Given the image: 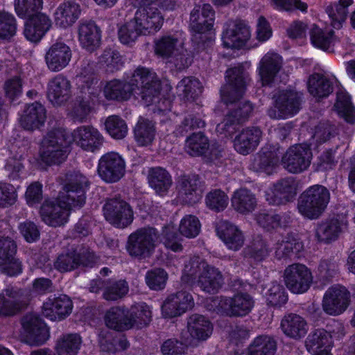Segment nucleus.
Here are the masks:
<instances>
[{
    "label": "nucleus",
    "mask_w": 355,
    "mask_h": 355,
    "mask_svg": "<svg viewBox=\"0 0 355 355\" xmlns=\"http://www.w3.org/2000/svg\"><path fill=\"white\" fill-rule=\"evenodd\" d=\"M145 279L146 284L151 290L160 291L166 286L168 274L164 269L157 268L148 270L146 274Z\"/></svg>",
    "instance_id": "obj_61"
},
{
    "label": "nucleus",
    "mask_w": 355,
    "mask_h": 355,
    "mask_svg": "<svg viewBox=\"0 0 355 355\" xmlns=\"http://www.w3.org/2000/svg\"><path fill=\"white\" fill-rule=\"evenodd\" d=\"M128 329L136 327L143 328L147 326L151 320V311L145 303L136 304L126 309Z\"/></svg>",
    "instance_id": "obj_38"
},
{
    "label": "nucleus",
    "mask_w": 355,
    "mask_h": 355,
    "mask_svg": "<svg viewBox=\"0 0 355 355\" xmlns=\"http://www.w3.org/2000/svg\"><path fill=\"white\" fill-rule=\"evenodd\" d=\"M81 343L79 334H64L57 341L55 349L58 355H76Z\"/></svg>",
    "instance_id": "obj_52"
},
{
    "label": "nucleus",
    "mask_w": 355,
    "mask_h": 355,
    "mask_svg": "<svg viewBox=\"0 0 355 355\" xmlns=\"http://www.w3.org/2000/svg\"><path fill=\"white\" fill-rule=\"evenodd\" d=\"M181 44L175 35H162L154 42L155 53L162 58H169L179 51Z\"/></svg>",
    "instance_id": "obj_42"
},
{
    "label": "nucleus",
    "mask_w": 355,
    "mask_h": 355,
    "mask_svg": "<svg viewBox=\"0 0 355 355\" xmlns=\"http://www.w3.org/2000/svg\"><path fill=\"white\" fill-rule=\"evenodd\" d=\"M282 58L277 53H267L260 60L259 74L263 85H268L282 68Z\"/></svg>",
    "instance_id": "obj_33"
},
{
    "label": "nucleus",
    "mask_w": 355,
    "mask_h": 355,
    "mask_svg": "<svg viewBox=\"0 0 355 355\" xmlns=\"http://www.w3.org/2000/svg\"><path fill=\"white\" fill-rule=\"evenodd\" d=\"M71 96V82L63 75L58 74L49 82L47 97L53 105L65 104Z\"/></svg>",
    "instance_id": "obj_22"
},
{
    "label": "nucleus",
    "mask_w": 355,
    "mask_h": 355,
    "mask_svg": "<svg viewBox=\"0 0 355 355\" xmlns=\"http://www.w3.org/2000/svg\"><path fill=\"white\" fill-rule=\"evenodd\" d=\"M312 44L321 49L327 50L334 42V32H324L314 25L310 32Z\"/></svg>",
    "instance_id": "obj_62"
},
{
    "label": "nucleus",
    "mask_w": 355,
    "mask_h": 355,
    "mask_svg": "<svg viewBox=\"0 0 355 355\" xmlns=\"http://www.w3.org/2000/svg\"><path fill=\"white\" fill-rule=\"evenodd\" d=\"M46 118V109L44 105L35 102L24 110L20 118V125L24 130L33 131L43 125Z\"/></svg>",
    "instance_id": "obj_30"
},
{
    "label": "nucleus",
    "mask_w": 355,
    "mask_h": 355,
    "mask_svg": "<svg viewBox=\"0 0 355 355\" xmlns=\"http://www.w3.org/2000/svg\"><path fill=\"white\" fill-rule=\"evenodd\" d=\"M226 84L220 89L222 101L226 105L237 102L242 98L248 80V74L243 64L226 71Z\"/></svg>",
    "instance_id": "obj_6"
},
{
    "label": "nucleus",
    "mask_w": 355,
    "mask_h": 355,
    "mask_svg": "<svg viewBox=\"0 0 355 355\" xmlns=\"http://www.w3.org/2000/svg\"><path fill=\"white\" fill-rule=\"evenodd\" d=\"M200 231V223L197 217L193 215L185 216L179 225L180 234L187 238H195Z\"/></svg>",
    "instance_id": "obj_63"
},
{
    "label": "nucleus",
    "mask_w": 355,
    "mask_h": 355,
    "mask_svg": "<svg viewBox=\"0 0 355 355\" xmlns=\"http://www.w3.org/2000/svg\"><path fill=\"white\" fill-rule=\"evenodd\" d=\"M105 129L109 135L116 139H121L128 132V126L123 119L116 115L107 118L105 122Z\"/></svg>",
    "instance_id": "obj_58"
},
{
    "label": "nucleus",
    "mask_w": 355,
    "mask_h": 355,
    "mask_svg": "<svg viewBox=\"0 0 355 355\" xmlns=\"http://www.w3.org/2000/svg\"><path fill=\"white\" fill-rule=\"evenodd\" d=\"M177 89L180 95L187 100H194L202 92V87L198 80L184 78L179 82Z\"/></svg>",
    "instance_id": "obj_57"
},
{
    "label": "nucleus",
    "mask_w": 355,
    "mask_h": 355,
    "mask_svg": "<svg viewBox=\"0 0 355 355\" xmlns=\"http://www.w3.org/2000/svg\"><path fill=\"white\" fill-rule=\"evenodd\" d=\"M262 132L257 127H250L242 130L234 139V149L241 155H248L259 146Z\"/></svg>",
    "instance_id": "obj_24"
},
{
    "label": "nucleus",
    "mask_w": 355,
    "mask_h": 355,
    "mask_svg": "<svg viewBox=\"0 0 355 355\" xmlns=\"http://www.w3.org/2000/svg\"><path fill=\"white\" fill-rule=\"evenodd\" d=\"M73 309V302L69 297L60 295L49 297L44 302L42 314L51 320H62L69 316Z\"/></svg>",
    "instance_id": "obj_21"
},
{
    "label": "nucleus",
    "mask_w": 355,
    "mask_h": 355,
    "mask_svg": "<svg viewBox=\"0 0 355 355\" xmlns=\"http://www.w3.org/2000/svg\"><path fill=\"white\" fill-rule=\"evenodd\" d=\"M279 148L273 147L272 149L263 148L258 157L255 159V163L260 170H267L268 168L276 165L279 161Z\"/></svg>",
    "instance_id": "obj_60"
},
{
    "label": "nucleus",
    "mask_w": 355,
    "mask_h": 355,
    "mask_svg": "<svg viewBox=\"0 0 355 355\" xmlns=\"http://www.w3.org/2000/svg\"><path fill=\"white\" fill-rule=\"evenodd\" d=\"M284 279L287 288L294 293L306 292L312 282L311 272L300 263L288 266L284 270Z\"/></svg>",
    "instance_id": "obj_13"
},
{
    "label": "nucleus",
    "mask_w": 355,
    "mask_h": 355,
    "mask_svg": "<svg viewBox=\"0 0 355 355\" xmlns=\"http://www.w3.org/2000/svg\"><path fill=\"white\" fill-rule=\"evenodd\" d=\"M224 278L222 272L214 266H207L196 281V285L209 294L216 293L223 286Z\"/></svg>",
    "instance_id": "obj_31"
},
{
    "label": "nucleus",
    "mask_w": 355,
    "mask_h": 355,
    "mask_svg": "<svg viewBox=\"0 0 355 355\" xmlns=\"http://www.w3.org/2000/svg\"><path fill=\"white\" fill-rule=\"evenodd\" d=\"M128 283L124 280H107L103 297L107 301H116L123 297L128 292Z\"/></svg>",
    "instance_id": "obj_55"
},
{
    "label": "nucleus",
    "mask_w": 355,
    "mask_h": 355,
    "mask_svg": "<svg viewBox=\"0 0 355 355\" xmlns=\"http://www.w3.org/2000/svg\"><path fill=\"white\" fill-rule=\"evenodd\" d=\"M280 327L286 336L296 340L304 338L308 332L306 321L296 313L285 315L282 319Z\"/></svg>",
    "instance_id": "obj_29"
},
{
    "label": "nucleus",
    "mask_w": 355,
    "mask_h": 355,
    "mask_svg": "<svg viewBox=\"0 0 355 355\" xmlns=\"http://www.w3.org/2000/svg\"><path fill=\"white\" fill-rule=\"evenodd\" d=\"M68 155V145L64 131L55 128L49 131L41 142L42 160L49 165L59 164Z\"/></svg>",
    "instance_id": "obj_2"
},
{
    "label": "nucleus",
    "mask_w": 355,
    "mask_h": 355,
    "mask_svg": "<svg viewBox=\"0 0 355 355\" xmlns=\"http://www.w3.org/2000/svg\"><path fill=\"white\" fill-rule=\"evenodd\" d=\"M78 40L83 48L92 51L100 44V30L93 21H83L78 26Z\"/></svg>",
    "instance_id": "obj_36"
},
{
    "label": "nucleus",
    "mask_w": 355,
    "mask_h": 355,
    "mask_svg": "<svg viewBox=\"0 0 355 355\" xmlns=\"http://www.w3.org/2000/svg\"><path fill=\"white\" fill-rule=\"evenodd\" d=\"M144 35L154 33L162 28L164 16L157 6H139L133 18Z\"/></svg>",
    "instance_id": "obj_15"
},
{
    "label": "nucleus",
    "mask_w": 355,
    "mask_h": 355,
    "mask_svg": "<svg viewBox=\"0 0 355 355\" xmlns=\"http://www.w3.org/2000/svg\"><path fill=\"white\" fill-rule=\"evenodd\" d=\"M254 306L252 297L247 293H239L232 297H216L207 304V309L229 317H242L248 314Z\"/></svg>",
    "instance_id": "obj_3"
},
{
    "label": "nucleus",
    "mask_w": 355,
    "mask_h": 355,
    "mask_svg": "<svg viewBox=\"0 0 355 355\" xmlns=\"http://www.w3.org/2000/svg\"><path fill=\"white\" fill-rule=\"evenodd\" d=\"M353 3V0H340L338 3L329 5L326 12L331 19V25L336 29H340L346 21L347 8Z\"/></svg>",
    "instance_id": "obj_49"
},
{
    "label": "nucleus",
    "mask_w": 355,
    "mask_h": 355,
    "mask_svg": "<svg viewBox=\"0 0 355 355\" xmlns=\"http://www.w3.org/2000/svg\"><path fill=\"white\" fill-rule=\"evenodd\" d=\"M214 24H212V21L202 19L198 21L190 24L191 28L193 32H195L192 41L195 44L196 49L198 52L205 50L212 44V39L204 34L211 30Z\"/></svg>",
    "instance_id": "obj_40"
},
{
    "label": "nucleus",
    "mask_w": 355,
    "mask_h": 355,
    "mask_svg": "<svg viewBox=\"0 0 355 355\" xmlns=\"http://www.w3.org/2000/svg\"><path fill=\"white\" fill-rule=\"evenodd\" d=\"M148 181L150 187L160 196L168 192L173 182L169 173L162 167L150 168L148 172Z\"/></svg>",
    "instance_id": "obj_37"
},
{
    "label": "nucleus",
    "mask_w": 355,
    "mask_h": 355,
    "mask_svg": "<svg viewBox=\"0 0 355 355\" xmlns=\"http://www.w3.org/2000/svg\"><path fill=\"white\" fill-rule=\"evenodd\" d=\"M330 200L329 190L319 184L310 187L300 196L299 212L309 219H316L324 212Z\"/></svg>",
    "instance_id": "obj_1"
},
{
    "label": "nucleus",
    "mask_w": 355,
    "mask_h": 355,
    "mask_svg": "<svg viewBox=\"0 0 355 355\" xmlns=\"http://www.w3.org/2000/svg\"><path fill=\"white\" fill-rule=\"evenodd\" d=\"M42 0H15V10L21 18L33 16L42 8Z\"/></svg>",
    "instance_id": "obj_59"
},
{
    "label": "nucleus",
    "mask_w": 355,
    "mask_h": 355,
    "mask_svg": "<svg viewBox=\"0 0 355 355\" xmlns=\"http://www.w3.org/2000/svg\"><path fill=\"white\" fill-rule=\"evenodd\" d=\"M312 151L306 144H295L287 149L282 157L283 167L290 173H299L311 164Z\"/></svg>",
    "instance_id": "obj_9"
},
{
    "label": "nucleus",
    "mask_w": 355,
    "mask_h": 355,
    "mask_svg": "<svg viewBox=\"0 0 355 355\" xmlns=\"http://www.w3.org/2000/svg\"><path fill=\"white\" fill-rule=\"evenodd\" d=\"M277 350V342L268 335L256 337L248 347V355H274Z\"/></svg>",
    "instance_id": "obj_47"
},
{
    "label": "nucleus",
    "mask_w": 355,
    "mask_h": 355,
    "mask_svg": "<svg viewBox=\"0 0 355 355\" xmlns=\"http://www.w3.org/2000/svg\"><path fill=\"white\" fill-rule=\"evenodd\" d=\"M17 245L13 240L8 237L0 236V266L4 273L9 276L21 272V263L15 257Z\"/></svg>",
    "instance_id": "obj_19"
},
{
    "label": "nucleus",
    "mask_w": 355,
    "mask_h": 355,
    "mask_svg": "<svg viewBox=\"0 0 355 355\" xmlns=\"http://www.w3.org/2000/svg\"><path fill=\"white\" fill-rule=\"evenodd\" d=\"M130 81L134 91L140 89L143 101L147 106L157 101L161 83L156 73L150 69L138 67L132 73Z\"/></svg>",
    "instance_id": "obj_5"
},
{
    "label": "nucleus",
    "mask_w": 355,
    "mask_h": 355,
    "mask_svg": "<svg viewBox=\"0 0 355 355\" xmlns=\"http://www.w3.org/2000/svg\"><path fill=\"white\" fill-rule=\"evenodd\" d=\"M308 90L314 97L325 98L333 92V85L326 76L315 73L309 76Z\"/></svg>",
    "instance_id": "obj_44"
},
{
    "label": "nucleus",
    "mask_w": 355,
    "mask_h": 355,
    "mask_svg": "<svg viewBox=\"0 0 355 355\" xmlns=\"http://www.w3.org/2000/svg\"><path fill=\"white\" fill-rule=\"evenodd\" d=\"M253 110L252 104L248 101L240 102L236 107L232 109L225 116L222 124L224 130L232 132L234 125H238L248 119Z\"/></svg>",
    "instance_id": "obj_39"
},
{
    "label": "nucleus",
    "mask_w": 355,
    "mask_h": 355,
    "mask_svg": "<svg viewBox=\"0 0 355 355\" xmlns=\"http://www.w3.org/2000/svg\"><path fill=\"white\" fill-rule=\"evenodd\" d=\"M80 14V6L75 0L64 1L55 11V25L63 28L70 27L78 19Z\"/></svg>",
    "instance_id": "obj_27"
},
{
    "label": "nucleus",
    "mask_w": 355,
    "mask_h": 355,
    "mask_svg": "<svg viewBox=\"0 0 355 355\" xmlns=\"http://www.w3.org/2000/svg\"><path fill=\"white\" fill-rule=\"evenodd\" d=\"M332 345L331 336L324 329H317L310 333L305 341V346L309 352H316L318 349H329Z\"/></svg>",
    "instance_id": "obj_51"
},
{
    "label": "nucleus",
    "mask_w": 355,
    "mask_h": 355,
    "mask_svg": "<svg viewBox=\"0 0 355 355\" xmlns=\"http://www.w3.org/2000/svg\"><path fill=\"white\" fill-rule=\"evenodd\" d=\"M76 144L83 150L94 153L100 149L104 142L103 135L91 125H82L72 133Z\"/></svg>",
    "instance_id": "obj_20"
},
{
    "label": "nucleus",
    "mask_w": 355,
    "mask_h": 355,
    "mask_svg": "<svg viewBox=\"0 0 355 355\" xmlns=\"http://www.w3.org/2000/svg\"><path fill=\"white\" fill-rule=\"evenodd\" d=\"M157 239L155 229L153 227L139 229L129 236L126 245L127 251L131 257H147L154 249Z\"/></svg>",
    "instance_id": "obj_8"
},
{
    "label": "nucleus",
    "mask_w": 355,
    "mask_h": 355,
    "mask_svg": "<svg viewBox=\"0 0 355 355\" xmlns=\"http://www.w3.org/2000/svg\"><path fill=\"white\" fill-rule=\"evenodd\" d=\"M208 263L199 257H193L185 264L183 270L182 279L189 282L199 278L201 273L207 268Z\"/></svg>",
    "instance_id": "obj_56"
},
{
    "label": "nucleus",
    "mask_w": 355,
    "mask_h": 355,
    "mask_svg": "<svg viewBox=\"0 0 355 355\" xmlns=\"http://www.w3.org/2000/svg\"><path fill=\"white\" fill-rule=\"evenodd\" d=\"M194 306L192 295L186 291L169 295L162 305V314L166 318L181 315Z\"/></svg>",
    "instance_id": "obj_16"
},
{
    "label": "nucleus",
    "mask_w": 355,
    "mask_h": 355,
    "mask_svg": "<svg viewBox=\"0 0 355 355\" xmlns=\"http://www.w3.org/2000/svg\"><path fill=\"white\" fill-rule=\"evenodd\" d=\"M133 92V86L130 80L127 81L114 79L107 82L103 87V94L107 100L127 101Z\"/></svg>",
    "instance_id": "obj_34"
},
{
    "label": "nucleus",
    "mask_w": 355,
    "mask_h": 355,
    "mask_svg": "<svg viewBox=\"0 0 355 355\" xmlns=\"http://www.w3.org/2000/svg\"><path fill=\"white\" fill-rule=\"evenodd\" d=\"M334 107L347 122L355 123V109L351 102L350 96L345 91L339 89L336 92Z\"/></svg>",
    "instance_id": "obj_50"
},
{
    "label": "nucleus",
    "mask_w": 355,
    "mask_h": 355,
    "mask_svg": "<svg viewBox=\"0 0 355 355\" xmlns=\"http://www.w3.org/2000/svg\"><path fill=\"white\" fill-rule=\"evenodd\" d=\"M187 329L193 338L204 341L211 335L213 326L204 315L195 313L188 318Z\"/></svg>",
    "instance_id": "obj_35"
},
{
    "label": "nucleus",
    "mask_w": 355,
    "mask_h": 355,
    "mask_svg": "<svg viewBox=\"0 0 355 355\" xmlns=\"http://www.w3.org/2000/svg\"><path fill=\"white\" fill-rule=\"evenodd\" d=\"M135 138L139 146H148L155 139V123L147 119L140 118L134 130Z\"/></svg>",
    "instance_id": "obj_48"
},
{
    "label": "nucleus",
    "mask_w": 355,
    "mask_h": 355,
    "mask_svg": "<svg viewBox=\"0 0 355 355\" xmlns=\"http://www.w3.org/2000/svg\"><path fill=\"white\" fill-rule=\"evenodd\" d=\"M342 232L341 223L338 219H331L320 223L315 236L320 242L330 243L336 240Z\"/></svg>",
    "instance_id": "obj_45"
},
{
    "label": "nucleus",
    "mask_w": 355,
    "mask_h": 355,
    "mask_svg": "<svg viewBox=\"0 0 355 355\" xmlns=\"http://www.w3.org/2000/svg\"><path fill=\"white\" fill-rule=\"evenodd\" d=\"M350 293L344 286L334 285L325 292L322 300V309L330 315L343 313L350 303Z\"/></svg>",
    "instance_id": "obj_11"
},
{
    "label": "nucleus",
    "mask_w": 355,
    "mask_h": 355,
    "mask_svg": "<svg viewBox=\"0 0 355 355\" xmlns=\"http://www.w3.org/2000/svg\"><path fill=\"white\" fill-rule=\"evenodd\" d=\"M71 50L64 42L53 44L46 52L45 60L49 69L52 71H60L65 68L71 58Z\"/></svg>",
    "instance_id": "obj_23"
},
{
    "label": "nucleus",
    "mask_w": 355,
    "mask_h": 355,
    "mask_svg": "<svg viewBox=\"0 0 355 355\" xmlns=\"http://www.w3.org/2000/svg\"><path fill=\"white\" fill-rule=\"evenodd\" d=\"M125 163L117 153L103 155L98 161V173L107 182H116L125 174Z\"/></svg>",
    "instance_id": "obj_12"
},
{
    "label": "nucleus",
    "mask_w": 355,
    "mask_h": 355,
    "mask_svg": "<svg viewBox=\"0 0 355 355\" xmlns=\"http://www.w3.org/2000/svg\"><path fill=\"white\" fill-rule=\"evenodd\" d=\"M89 182L86 176L80 172H71L67 175L63 191L59 194L61 202L71 210L72 208L82 207L86 200V191Z\"/></svg>",
    "instance_id": "obj_4"
},
{
    "label": "nucleus",
    "mask_w": 355,
    "mask_h": 355,
    "mask_svg": "<svg viewBox=\"0 0 355 355\" xmlns=\"http://www.w3.org/2000/svg\"><path fill=\"white\" fill-rule=\"evenodd\" d=\"M25 306L26 303L20 290L8 287L0 293V315H14Z\"/></svg>",
    "instance_id": "obj_25"
},
{
    "label": "nucleus",
    "mask_w": 355,
    "mask_h": 355,
    "mask_svg": "<svg viewBox=\"0 0 355 355\" xmlns=\"http://www.w3.org/2000/svg\"><path fill=\"white\" fill-rule=\"evenodd\" d=\"M105 218L119 228L128 226L133 220V211L125 200L114 198L108 199L103 206Z\"/></svg>",
    "instance_id": "obj_10"
},
{
    "label": "nucleus",
    "mask_w": 355,
    "mask_h": 355,
    "mask_svg": "<svg viewBox=\"0 0 355 355\" xmlns=\"http://www.w3.org/2000/svg\"><path fill=\"white\" fill-rule=\"evenodd\" d=\"M96 92L97 91L91 92L87 89H78L69 113L73 121L80 123L86 121L92 110L91 101L92 96H94Z\"/></svg>",
    "instance_id": "obj_26"
},
{
    "label": "nucleus",
    "mask_w": 355,
    "mask_h": 355,
    "mask_svg": "<svg viewBox=\"0 0 355 355\" xmlns=\"http://www.w3.org/2000/svg\"><path fill=\"white\" fill-rule=\"evenodd\" d=\"M70 211L58 198L55 200H46L41 206L40 213L46 225L56 227L67 222Z\"/></svg>",
    "instance_id": "obj_17"
},
{
    "label": "nucleus",
    "mask_w": 355,
    "mask_h": 355,
    "mask_svg": "<svg viewBox=\"0 0 355 355\" xmlns=\"http://www.w3.org/2000/svg\"><path fill=\"white\" fill-rule=\"evenodd\" d=\"M216 230L217 235L229 249L236 251L243 245V235L232 223L220 220L217 223Z\"/></svg>",
    "instance_id": "obj_28"
},
{
    "label": "nucleus",
    "mask_w": 355,
    "mask_h": 355,
    "mask_svg": "<svg viewBox=\"0 0 355 355\" xmlns=\"http://www.w3.org/2000/svg\"><path fill=\"white\" fill-rule=\"evenodd\" d=\"M22 325L30 338L37 345L44 343L49 336L45 323L35 314L26 315L22 320Z\"/></svg>",
    "instance_id": "obj_32"
},
{
    "label": "nucleus",
    "mask_w": 355,
    "mask_h": 355,
    "mask_svg": "<svg viewBox=\"0 0 355 355\" xmlns=\"http://www.w3.org/2000/svg\"><path fill=\"white\" fill-rule=\"evenodd\" d=\"M126 309L119 306L112 307L107 311L105 316L106 325L116 331L128 329Z\"/></svg>",
    "instance_id": "obj_53"
},
{
    "label": "nucleus",
    "mask_w": 355,
    "mask_h": 355,
    "mask_svg": "<svg viewBox=\"0 0 355 355\" xmlns=\"http://www.w3.org/2000/svg\"><path fill=\"white\" fill-rule=\"evenodd\" d=\"M274 98V107L268 110V114L272 119H283L293 116L300 111L303 94L295 90H282Z\"/></svg>",
    "instance_id": "obj_7"
},
{
    "label": "nucleus",
    "mask_w": 355,
    "mask_h": 355,
    "mask_svg": "<svg viewBox=\"0 0 355 355\" xmlns=\"http://www.w3.org/2000/svg\"><path fill=\"white\" fill-rule=\"evenodd\" d=\"M303 249V243L292 234H288L276 243L275 257L280 259L297 254Z\"/></svg>",
    "instance_id": "obj_46"
},
{
    "label": "nucleus",
    "mask_w": 355,
    "mask_h": 355,
    "mask_svg": "<svg viewBox=\"0 0 355 355\" xmlns=\"http://www.w3.org/2000/svg\"><path fill=\"white\" fill-rule=\"evenodd\" d=\"M207 137L201 132L193 133L187 137L185 144L186 151L192 156L204 155L209 149Z\"/></svg>",
    "instance_id": "obj_54"
},
{
    "label": "nucleus",
    "mask_w": 355,
    "mask_h": 355,
    "mask_svg": "<svg viewBox=\"0 0 355 355\" xmlns=\"http://www.w3.org/2000/svg\"><path fill=\"white\" fill-rule=\"evenodd\" d=\"M78 89L97 91L98 79L95 74V64L93 62L85 61L76 75Z\"/></svg>",
    "instance_id": "obj_43"
},
{
    "label": "nucleus",
    "mask_w": 355,
    "mask_h": 355,
    "mask_svg": "<svg viewBox=\"0 0 355 355\" xmlns=\"http://www.w3.org/2000/svg\"><path fill=\"white\" fill-rule=\"evenodd\" d=\"M118 35L119 40L128 44L134 42L143 32L132 19L119 28Z\"/></svg>",
    "instance_id": "obj_64"
},
{
    "label": "nucleus",
    "mask_w": 355,
    "mask_h": 355,
    "mask_svg": "<svg viewBox=\"0 0 355 355\" xmlns=\"http://www.w3.org/2000/svg\"><path fill=\"white\" fill-rule=\"evenodd\" d=\"M179 195L188 203H196L201 198L205 184L199 175L195 174L180 175L177 182Z\"/></svg>",
    "instance_id": "obj_18"
},
{
    "label": "nucleus",
    "mask_w": 355,
    "mask_h": 355,
    "mask_svg": "<svg viewBox=\"0 0 355 355\" xmlns=\"http://www.w3.org/2000/svg\"><path fill=\"white\" fill-rule=\"evenodd\" d=\"M250 37L249 27L241 20H229L224 26L222 35L223 46L229 49H240Z\"/></svg>",
    "instance_id": "obj_14"
},
{
    "label": "nucleus",
    "mask_w": 355,
    "mask_h": 355,
    "mask_svg": "<svg viewBox=\"0 0 355 355\" xmlns=\"http://www.w3.org/2000/svg\"><path fill=\"white\" fill-rule=\"evenodd\" d=\"M255 195L247 189H239L234 191L232 197L234 209L241 214L252 212L257 206Z\"/></svg>",
    "instance_id": "obj_41"
}]
</instances>
